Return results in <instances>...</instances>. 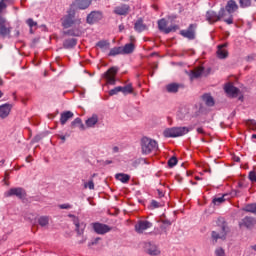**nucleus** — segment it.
Wrapping results in <instances>:
<instances>
[{
	"instance_id": "1",
	"label": "nucleus",
	"mask_w": 256,
	"mask_h": 256,
	"mask_svg": "<svg viewBox=\"0 0 256 256\" xmlns=\"http://www.w3.org/2000/svg\"><path fill=\"white\" fill-rule=\"evenodd\" d=\"M206 21L209 23V25H215V23L221 21L223 17H225V8H222L219 13L213 11V10H208L206 12Z\"/></svg>"
},
{
	"instance_id": "2",
	"label": "nucleus",
	"mask_w": 256,
	"mask_h": 256,
	"mask_svg": "<svg viewBox=\"0 0 256 256\" xmlns=\"http://www.w3.org/2000/svg\"><path fill=\"white\" fill-rule=\"evenodd\" d=\"M187 133H189L187 127H174L164 130L163 135L164 137H181L187 135Z\"/></svg>"
},
{
	"instance_id": "3",
	"label": "nucleus",
	"mask_w": 256,
	"mask_h": 256,
	"mask_svg": "<svg viewBox=\"0 0 256 256\" xmlns=\"http://www.w3.org/2000/svg\"><path fill=\"white\" fill-rule=\"evenodd\" d=\"M142 153L144 155H149V153H153L157 149V142L155 140L149 139L147 137L142 138Z\"/></svg>"
},
{
	"instance_id": "4",
	"label": "nucleus",
	"mask_w": 256,
	"mask_h": 256,
	"mask_svg": "<svg viewBox=\"0 0 256 256\" xmlns=\"http://www.w3.org/2000/svg\"><path fill=\"white\" fill-rule=\"evenodd\" d=\"M211 73V69L205 70L203 66L195 67L190 73V79H199L200 77H207Z\"/></svg>"
},
{
	"instance_id": "5",
	"label": "nucleus",
	"mask_w": 256,
	"mask_h": 256,
	"mask_svg": "<svg viewBox=\"0 0 256 256\" xmlns=\"http://www.w3.org/2000/svg\"><path fill=\"white\" fill-rule=\"evenodd\" d=\"M11 29V23L0 16V37H9V35H11Z\"/></svg>"
},
{
	"instance_id": "6",
	"label": "nucleus",
	"mask_w": 256,
	"mask_h": 256,
	"mask_svg": "<svg viewBox=\"0 0 256 256\" xmlns=\"http://www.w3.org/2000/svg\"><path fill=\"white\" fill-rule=\"evenodd\" d=\"M118 72L119 69H117V67H111L110 69H108V71L105 72L104 79H106V83L108 85H115L117 81L115 77H117Z\"/></svg>"
},
{
	"instance_id": "7",
	"label": "nucleus",
	"mask_w": 256,
	"mask_h": 256,
	"mask_svg": "<svg viewBox=\"0 0 256 256\" xmlns=\"http://www.w3.org/2000/svg\"><path fill=\"white\" fill-rule=\"evenodd\" d=\"M92 228L98 235H105V233H109V231H111V227L99 222L92 223Z\"/></svg>"
},
{
	"instance_id": "8",
	"label": "nucleus",
	"mask_w": 256,
	"mask_h": 256,
	"mask_svg": "<svg viewBox=\"0 0 256 256\" xmlns=\"http://www.w3.org/2000/svg\"><path fill=\"white\" fill-rule=\"evenodd\" d=\"M158 29L160 31H163V33H172L173 31H177V29H179V26L174 25V26H170L167 27V20L165 19H161L158 21Z\"/></svg>"
},
{
	"instance_id": "9",
	"label": "nucleus",
	"mask_w": 256,
	"mask_h": 256,
	"mask_svg": "<svg viewBox=\"0 0 256 256\" xmlns=\"http://www.w3.org/2000/svg\"><path fill=\"white\" fill-rule=\"evenodd\" d=\"M62 25L65 29H69V27H73L75 25V12H69L68 15L62 18Z\"/></svg>"
},
{
	"instance_id": "10",
	"label": "nucleus",
	"mask_w": 256,
	"mask_h": 256,
	"mask_svg": "<svg viewBox=\"0 0 256 256\" xmlns=\"http://www.w3.org/2000/svg\"><path fill=\"white\" fill-rule=\"evenodd\" d=\"M151 227H153V223L148 220H140L135 225V231L143 233L144 231H147V229H151Z\"/></svg>"
},
{
	"instance_id": "11",
	"label": "nucleus",
	"mask_w": 256,
	"mask_h": 256,
	"mask_svg": "<svg viewBox=\"0 0 256 256\" xmlns=\"http://www.w3.org/2000/svg\"><path fill=\"white\" fill-rule=\"evenodd\" d=\"M255 225H256V219L249 216L245 217L240 222V227H246V229H253Z\"/></svg>"
},
{
	"instance_id": "12",
	"label": "nucleus",
	"mask_w": 256,
	"mask_h": 256,
	"mask_svg": "<svg viewBox=\"0 0 256 256\" xmlns=\"http://www.w3.org/2000/svg\"><path fill=\"white\" fill-rule=\"evenodd\" d=\"M195 24H191L187 30H182L180 35L186 37L187 39H195Z\"/></svg>"
},
{
	"instance_id": "13",
	"label": "nucleus",
	"mask_w": 256,
	"mask_h": 256,
	"mask_svg": "<svg viewBox=\"0 0 256 256\" xmlns=\"http://www.w3.org/2000/svg\"><path fill=\"white\" fill-rule=\"evenodd\" d=\"M227 43L218 46L217 57L219 59H227L229 57V52L227 51Z\"/></svg>"
},
{
	"instance_id": "14",
	"label": "nucleus",
	"mask_w": 256,
	"mask_h": 256,
	"mask_svg": "<svg viewBox=\"0 0 256 256\" xmlns=\"http://www.w3.org/2000/svg\"><path fill=\"white\" fill-rule=\"evenodd\" d=\"M12 195L23 199L25 196V190H23V188H11L8 192H6V197H12Z\"/></svg>"
},
{
	"instance_id": "15",
	"label": "nucleus",
	"mask_w": 256,
	"mask_h": 256,
	"mask_svg": "<svg viewBox=\"0 0 256 256\" xmlns=\"http://www.w3.org/2000/svg\"><path fill=\"white\" fill-rule=\"evenodd\" d=\"M11 109H13L12 104H4L0 106V118L6 119V117H9V113H11Z\"/></svg>"
},
{
	"instance_id": "16",
	"label": "nucleus",
	"mask_w": 256,
	"mask_h": 256,
	"mask_svg": "<svg viewBox=\"0 0 256 256\" xmlns=\"http://www.w3.org/2000/svg\"><path fill=\"white\" fill-rule=\"evenodd\" d=\"M226 235H227V230H226V226H225L224 222L221 225V231L220 232H217V231L212 232V237L216 241H217V239H225Z\"/></svg>"
},
{
	"instance_id": "17",
	"label": "nucleus",
	"mask_w": 256,
	"mask_h": 256,
	"mask_svg": "<svg viewBox=\"0 0 256 256\" xmlns=\"http://www.w3.org/2000/svg\"><path fill=\"white\" fill-rule=\"evenodd\" d=\"M224 90L227 95H230L231 97H237V95H239V90L231 83L226 84Z\"/></svg>"
},
{
	"instance_id": "18",
	"label": "nucleus",
	"mask_w": 256,
	"mask_h": 256,
	"mask_svg": "<svg viewBox=\"0 0 256 256\" xmlns=\"http://www.w3.org/2000/svg\"><path fill=\"white\" fill-rule=\"evenodd\" d=\"M145 251L148 253V255H160L161 251L157 248V246L151 244V243H146L145 244Z\"/></svg>"
},
{
	"instance_id": "19",
	"label": "nucleus",
	"mask_w": 256,
	"mask_h": 256,
	"mask_svg": "<svg viewBox=\"0 0 256 256\" xmlns=\"http://www.w3.org/2000/svg\"><path fill=\"white\" fill-rule=\"evenodd\" d=\"M101 19V13L99 12H92L87 17V23L92 25L93 23H97Z\"/></svg>"
},
{
	"instance_id": "20",
	"label": "nucleus",
	"mask_w": 256,
	"mask_h": 256,
	"mask_svg": "<svg viewBox=\"0 0 256 256\" xmlns=\"http://www.w3.org/2000/svg\"><path fill=\"white\" fill-rule=\"evenodd\" d=\"M73 117H74V114L71 111H65L61 113V116H60L61 125H65V123H67L69 119H73Z\"/></svg>"
},
{
	"instance_id": "21",
	"label": "nucleus",
	"mask_w": 256,
	"mask_h": 256,
	"mask_svg": "<svg viewBox=\"0 0 256 256\" xmlns=\"http://www.w3.org/2000/svg\"><path fill=\"white\" fill-rule=\"evenodd\" d=\"M237 9H239L237 2H235L234 0H230L227 2L226 11L228 13H235V11H237Z\"/></svg>"
},
{
	"instance_id": "22",
	"label": "nucleus",
	"mask_w": 256,
	"mask_h": 256,
	"mask_svg": "<svg viewBox=\"0 0 256 256\" xmlns=\"http://www.w3.org/2000/svg\"><path fill=\"white\" fill-rule=\"evenodd\" d=\"M135 51V44L134 43H128L125 44L124 47H122V55H129Z\"/></svg>"
},
{
	"instance_id": "23",
	"label": "nucleus",
	"mask_w": 256,
	"mask_h": 256,
	"mask_svg": "<svg viewBox=\"0 0 256 256\" xmlns=\"http://www.w3.org/2000/svg\"><path fill=\"white\" fill-rule=\"evenodd\" d=\"M98 122H99V117L94 114L86 120V126L93 127L94 125H97Z\"/></svg>"
},
{
	"instance_id": "24",
	"label": "nucleus",
	"mask_w": 256,
	"mask_h": 256,
	"mask_svg": "<svg viewBox=\"0 0 256 256\" xmlns=\"http://www.w3.org/2000/svg\"><path fill=\"white\" fill-rule=\"evenodd\" d=\"M116 179L118 181H121V183H129L131 176H129L128 174H124V173H118L115 175Z\"/></svg>"
},
{
	"instance_id": "25",
	"label": "nucleus",
	"mask_w": 256,
	"mask_h": 256,
	"mask_svg": "<svg viewBox=\"0 0 256 256\" xmlns=\"http://www.w3.org/2000/svg\"><path fill=\"white\" fill-rule=\"evenodd\" d=\"M96 47H98L102 51H107V49L111 47V43H109V41L107 40H101L96 44Z\"/></svg>"
},
{
	"instance_id": "26",
	"label": "nucleus",
	"mask_w": 256,
	"mask_h": 256,
	"mask_svg": "<svg viewBox=\"0 0 256 256\" xmlns=\"http://www.w3.org/2000/svg\"><path fill=\"white\" fill-rule=\"evenodd\" d=\"M202 99L208 107H213L215 105V100H213V97L209 94L203 95Z\"/></svg>"
},
{
	"instance_id": "27",
	"label": "nucleus",
	"mask_w": 256,
	"mask_h": 256,
	"mask_svg": "<svg viewBox=\"0 0 256 256\" xmlns=\"http://www.w3.org/2000/svg\"><path fill=\"white\" fill-rule=\"evenodd\" d=\"M179 87H181V85L177 83H171L166 86V91H168V93H177V91H179Z\"/></svg>"
},
{
	"instance_id": "28",
	"label": "nucleus",
	"mask_w": 256,
	"mask_h": 256,
	"mask_svg": "<svg viewBox=\"0 0 256 256\" xmlns=\"http://www.w3.org/2000/svg\"><path fill=\"white\" fill-rule=\"evenodd\" d=\"M128 11H129V7L124 5V6L116 7L114 10V13H116V15H127Z\"/></svg>"
},
{
	"instance_id": "29",
	"label": "nucleus",
	"mask_w": 256,
	"mask_h": 256,
	"mask_svg": "<svg viewBox=\"0 0 256 256\" xmlns=\"http://www.w3.org/2000/svg\"><path fill=\"white\" fill-rule=\"evenodd\" d=\"M135 31H138V33H141L142 31H145L147 29V26L143 24V20H138L134 25Z\"/></svg>"
},
{
	"instance_id": "30",
	"label": "nucleus",
	"mask_w": 256,
	"mask_h": 256,
	"mask_svg": "<svg viewBox=\"0 0 256 256\" xmlns=\"http://www.w3.org/2000/svg\"><path fill=\"white\" fill-rule=\"evenodd\" d=\"M109 57H115L116 55H123L122 47H114L109 52Z\"/></svg>"
},
{
	"instance_id": "31",
	"label": "nucleus",
	"mask_w": 256,
	"mask_h": 256,
	"mask_svg": "<svg viewBox=\"0 0 256 256\" xmlns=\"http://www.w3.org/2000/svg\"><path fill=\"white\" fill-rule=\"evenodd\" d=\"M242 211H245L246 213H253V215H256V204H248L242 209Z\"/></svg>"
},
{
	"instance_id": "32",
	"label": "nucleus",
	"mask_w": 256,
	"mask_h": 256,
	"mask_svg": "<svg viewBox=\"0 0 256 256\" xmlns=\"http://www.w3.org/2000/svg\"><path fill=\"white\" fill-rule=\"evenodd\" d=\"M120 93H124V95L133 93V86L131 84H128L126 86H121Z\"/></svg>"
},
{
	"instance_id": "33",
	"label": "nucleus",
	"mask_w": 256,
	"mask_h": 256,
	"mask_svg": "<svg viewBox=\"0 0 256 256\" xmlns=\"http://www.w3.org/2000/svg\"><path fill=\"white\" fill-rule=\"evenodd\" d=\"M12 2V0H1L0 1V14L5 13V10L7 9V5H9Z\"/></svg>"
},
{
	"instance_id": "34",
	"label": "nucleus",
	"mask_w": 256,
	"mask_h": 256,
	"mask_svg": "<svg viewBox=\"0 0 256 256\" xmlns=\"http://www.w3.org/2000/svg\"><path fill=\"white\" fill-rule=\"evenodd\" d=\"M38 223L41 227H47L49 225V217H40Z\"/></svg>"
},
{
	"instance_id": "35",
	"label": "nucleus",
	"mask_w": 256,
	"mask_h": 256,
	"mask_svg": "<svg viewBox=\"0 0 256 256\" xmlns=\"http://www.w3.org/2000/svg\"><path fill=\"white\" fill-rule=\"evenodd\" d=\"M26 23L30 27V33H33V29H37V22L32 18L28 19Z\"/></svg>"
},
{
	"instance_id": "36",
	"label": "nucleus",
	"mask_w": 256,
	"mask_h": 256,
	"mask_svg": "<svg viewBox=\"0 0 256 256\" xmlns=\"http://www.w3.org/2000/svg\"><path fill=\"white\" fill-rule=\"evenodd\" d=\"M212 203L214 205H221V203H225V195L220 196V197H214L212 200Z\"/></svg>"
},
{
	"instance_id": "37",
	"label": "nucleus",
	"mask_w": 256,
	"mask_h": 256,
	"mask_svg": "<svg viewBox=\"0 0 256 256\" xmlns=\"http://www.w3.org/2000/svg\"><path fill=\"white\" fill-rule=\"evenodd\" d=\"M246 125H247L248 129H250L251 131H256V121L255 120H248L246 122Z\"/></svg>"
},
{
	"instance_id": "38",
	"label": "nucleus",
	"mask_w": 256,
	"mask_h": 256,
	"mask_svg": "<svg viewBox=\"0 0 256 256\" xmlns=\"http://www.w3.org/2000/svg\"><path fill=\"white\" fill-rule=\"evenodd\" d=\"M91 5V0H83L81 3L78 4L79 9H87Z\"/></svg>"
},
{
	"instance_id": "39",
	"label": "nucleus",
	"mask_w": 256,
	"mask_h": 256,
	"mask_svg": "<svg viewBox=\"0 0 256 256\" xmlns=\"http://www.w3.org/2000/svg\"><path fill=\"white\" fill-rule=\"evenodd\" d=\"M177 157L173 156L168 160V167H175L177 165Z\"/></svg>"
},
{
	"instance_id": "40",
	"label": "nucleus",
	"mask_w": 256,
	"mask_h": 256,
	"mask_svg": "<svg viewBox=\"0 0 256 256\" xmlns=\"http://www.w3.org/2000/svg\"><path fill=\"white\" fill-rule=\"evenodd\" d=\"M248 179L252 183H256V171L255 170L249 172Z\"/></svg>"
},
{
	"instance_id": "41",
	"label": "nucleus",
	"mask_w": 256,
	"mask_h": 256,
	"mask_svg": "<svg viewBox=\"0 0 256 256\" xmlns=\"http://www.w3.org/2000/svg\"><path fill=\"white\" fill-rule=\"evenodd\" d=\"M240 6L245 9L246 7H251V0H240Z\"/></svg>"
},
{
	"instance_id": "42",
	"label": "nucleus",
	"mask_w": 256,
	"mask_h": 256,
	"mask_svg": "<svg viewBox=\"0 0 256 256\" xmlns=\"http://www.w3.org/2000/svg\"><path fill=\"white\" fill-rule=\"evenodd\" d=\"M72 127H75L76 125H80V127L82 129H85V126L83 125V123H81V119L80 118H76L72 123H71Z\"/></svg>"
},
{
	"instance_id": "43",
	"label": "nucleus",
	"mask_w": 256,
	"mask_h": 256,
	"mask_svg": "<svg viewBox=\"0 0 256 256\" xmlns=\"http://www.w3.org/2000/svg\"><path fill=\"white\" fill-rule=\"evenodd\" d=\"M117 93H121V86L115 87L114 89L109 91V95H117Z\"/></svg>"
},
{
	"instance_id": "44",
	"label": "nucleus",
	"mask_w": 256,
	"mask_h": 256,
	"mask_svg": "<svg viewBox=\"0 0 256 256\" xmlns=\"http://www.w3.org/2000/svg\"><path fill=\"white\" fill-rule=\"evenodd\" d=\"M85 188L87 189H95V183H93V180L89 181L85 184Z\"/></svg>"
},
{
	"instance_id": "45",
	"label": "nucleus",
	"mask_w": 256,
	"mask_h": 256,
	"mask_svg": "<svg viewBox=\"0 0 256 256\" xmlns=\"http://www.w3.org/2000/svg\"><path fill=\"white\" fill-rule=\"evenodd\" d=\"M216 255L217 256H225V250H223V248H218L216 250Z\"/></svg>"
},
{
	"instance_id": "46",
	"label": "nucleus",
	"mask_w": 256,
	"mask_h": 256,
	"mask_svg": "<svg viewBox=\"0 0 256 256\" xmlns=\"http://www.w3.org/2000/svg\"><path fill=\"white\" fill-rule=\"evenodd\" d=\"M72 205L71 204H61L59 205V209H72Z\"/></svg>"
},
{
	"instance_id": "47",
	"label": "nucleus",
	"mask_w": 256,
	"mask_h": 256,
	"mask_svg": "<svg viewBox=\"0 0 256 256\" xmlns=\"http://www.w3.org/2000/svg\"><path fill=\"white\" fill-rule=\"evenodd\" d=\"M224 22L227 23V25H233V16L231 15L228 19H224Z\"/></svg>"
},
{
	"instance_id": "48",
	"label": "nucleus",
	"mask_w": 256,
	"mask_h": 256,
	"mask_svg": "<svg viewBox=\"0 0 256 256\" xmlns=\"http://www.w3.org/2000/svg\"><path fill=\"white\" fill-rule=\"evenodd\" d=\"M197 133H200L201 135H203L205 131L203 130L202 127H200V128H197Z\"/></svg>"
},
{
	"instance_id": "49",
	"label": "nucleus",
	"mask_w": 256,
	"mask_h": 256,
	"mask_svg": "<svg viewBox=\"0 0 256 256\" xmlns=\"http://www.w3.org/2000/svg\"><path fill=\"white\" fill-rule=\"evenodd\" d=\"M27 163H31L33 161V156L26 157Z\"/></svg>"
},
{
	"instance_id": "50",
	"label": "nucleus",
	"mask_w": 256,
	"mask_h": 256,
	"mask_svg": "<svg viewBox=\"0 0 256 256\" xmlns=\"http://www.w3.org/2000/svg\"><path fill=\"white\" fill-rule=\"evenodd\" d=\"M74 224L76 225L77 231H79V220H74Z\"/></svg>"
},
{
	"instance_id": "51",
	"label": "nucleus",
	"mask_w": 256,
	"mask_h": 256,
	"mask_svg": "<svg viewBox=\"0 0 256 256\" xmlns=\"http://www.w3.org/2000/svg\"><path fill=\"white\" fill-rule=\"evenodd\" d=\"M130 43H133L135 45V37L134 36H130Z\"/></svg>"
},
{
	"instance_id": "52",
	"label": "nucleus",
	"mask_w": 256,
	"mask_h": 256,
	"mask_svg": "<svg viewBox=\"0 0 256 256\" xmlns=\"http://www.w3.org/2000/svg\"><path fill=\"white\" fill-rule=\"evenodd\" d=\"M13 99H14V101H17V92H13Z\"/></svg>"
},
{
	"instance_id": "53",
	"label": "nucleus",
	"mask_w": 256,
	"mask_h": 256,
	"mask_svg": "<svg viewBox=\"0 0 256 256\" xmlns=\"http://www.w3.org/2000/svg\"><path fill=\"white\" fill-rule=\"evenodd\" d=\"M48 119H55V115L54 114H49Z\"/></svg>"
},
{
	"instance_id": "54",
	"label": "nucleus",
	"mask_w": 256,
	"mask_h": 256,
	"mask_svg": "<svg viewBox=\"0 0 256 256\" xmlns=\"http://www.w3.org/2000/svg\"><path fill=\"white\" fill-rule=\"evenodd\" d=\"M1 97H3V92L2 91H0V99H1Z\"/></svg>"
},
{
	"instance_id": "55",
	"label": "nucleus",
	"mask_w": 256,
	"mask_h": 256,
	"mask_svg": "<svg viewBox=\"0 0 256 256\" xmlns=\"http://www.w3.org/2000/svg\"><path fill=\"white\" fill-rule=\"evenodd\" d=\"M1 97H3V92L2 91H0V99H1Z\"/></svg>"
},
{
	"instance_id": "56",
	"label": "nucleus",
	"mask_w": 256,
	"mask_h": 256,
	"mask_svg": "<svg viewBox=\"0 0 256 256\" xmlns=\"http://www.w3.org/2000/svg\"><path fill=\"white\" fill-rule=\"evenodd\" d=\"M1 97H3V92L2 91H0V99H1Z\"/></svg>"
},
{
	"instance_id": "57",
	"label": "nucleus",
	"mask_w": 256,
	"mask_h": 256,
	"mask_svg": "<svg viewBox=\"0 0 256 256\" xmlns=\"http://www.w3.org/2000/svg\"><path fill=\"white\" fill-rule=\"evenodd\" d=\"M252 249H254V251H256V245L252 246Z\"/></svg>"
},
{
	"instance_id": "58",
	"label": "nucleus",
	"mask_w": 256,
	"mask_h": 256,
	"mask_svg": "<svg viewBox=\"0 0 256 256\" xmlns=\"http://www.w3.org/2000/svg\"><path fill=\"white\" fill-rule=\"evenodd\" d=\"M61 139H62V141H65V136H62Z\"/></svg>"
},
{
	"instance_id": "59",
	"label": "nucleus",
	"mask_w": 256,
	"mask_h": 256,
	"mask_svg": "<svg viewBox=\"0 0 256 256\" xmlns=\"http://www.w3.org/2000/svg\"><path fill=\"white\" fill-rule=\"evenodd\" d=\"M7 177H8V175H7V174H5V178H4V179H5V180H7Z\"/></svg>"
},
{
	"instance_id": "60",
	"label": "nucleus",
	"mask_w": 256,
	"mask_h": 256,
	"mask_svg": "<svg viewBox=\"0 0 256 256\" xmlns=\"http://www.w3.org/2000/svg\"><path fill=\"white\" fill-rule=\"evenodd\" d=\"M195 179H196L197 181H199V177L196 176Z\"/></svg>"
},
{
	"instance_id": "61",
	"label": "nucleus",
	"mask_w": 256,
	"mask_h": 256,
	"mask_svg": "<svg viewBox=\"0 0 256 256\" xmlns=\"http://www.w3.org/2000/svg\"><path fill=\"white\" fill-rule=\"evenodd\" d=\"M75 221H79L78 219H76V217H74Z\"/></svg>"
},
{
	"instance_id": "62",
	"label": "nucleus",
	"mask_w": 256,
	"mask_h": 256,
	"mask_svg": "<svg viewBox=\"0 0 256 256\" xmlns=\"http://www.w3.org/2000/svg\"><path fill=\"white\" fill-rule=\"evenodd\" d=\"M69 217H75V216H73V215H69Z\"/></svg>"
},
{
	"instance_id": "63",
	"label": "nucleus",
	"mask_w": 256,
	"mask_h": 256,
	"mask_svg": "<svg viewBox=\"0 0 256 256\" xmlns=\"http://www.w3.org/2000/svg\"><path fill=\"white\" fill-rule=\"evenodd\" d=\"M69 217H75V216H73V215H69Z\"/></svg>"
}]
</instances>
